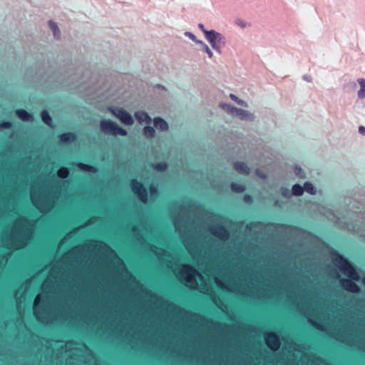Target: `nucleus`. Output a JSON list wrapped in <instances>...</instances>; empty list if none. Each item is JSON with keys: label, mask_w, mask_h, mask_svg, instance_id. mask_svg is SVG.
I'll use <instances>...</instances> for the list:
<instances>
[{"label": "nucleus", "mask_w": 365, "mask_h": 365, "mask_svg": "<svg viewBox=\"0 0 365 365\" xmlns=\"http://www.w3.org/2000/svg\"><path fill=\"white\" fill-rule=\"evenodd\" d=\"M234 116L237 117L241 120L252 122L255 120V115L252 113L239 108H237Z\"/></svg>", "instance_id": "17"}, {"label": "nucleus", "mask_w": 365, "mask_h": 365, "mask_svg": "<svg viewBox=\"0 0 365 365\" xmlns=\"http://www.w3.org/2000/svg\"><path fill=\"white\" fill-rule=\"evenodd\" d=\"M362 335L361 329L356 330L351 329L336 333L334 337L337 340L348 345L362 348L364 344V342L362 341Z\"/></svg>", "instance_id": "9"}, {"label": "nucleus", "mask_w": 365, "mask_h": 365, "mask_svg": "<svg viewBox=\"0 0 365 365\" xmlns=\"http://www.w3.org/2000/svg\"><path fill=\"white\" fill-rule=\"evenodd\" d=\"M238 105L242 106L243 107H248V104L243 100L239 99L237 103Z\"/></svg>", "instance_id": "46"}, {"label": "nucleus", "mask_w": 365, "mask_h": 365, "mask_svg": "<svg viewBox=\"0 0 365 365\" xmlns=\"http://www.w3.org/2000/svg\"><path fill=\"white\" fill-rule=\"evenodd\" d=\"M77 250L80 251V257H79V259H78L76 260V262L83 263L86 260V257L84 255V250L81 249V250H80L79 249H77Z\"/></svg>", "instance_id": "42"}, {"label": "nucleus", "mask_w": 365, "mask_h": 365, "mask_svg": "<svg viewBox=\"0 0 365 365\" xmlns=\"http://www.w3.org/2000/svg\"><path fill=\"white\" fill-rule=\"evenodd\" d=\"M153 168L158 171H164L167 168V165L165 163H156L153 165Z\"/></svg>", "instance_id": "39"}, {"label": "nucleus", "mask_w": 365, "mask_h": 365, "mask_svg": "<svg viewBox=\"0 0 365 365\" xmlns=\"http://www.w3.org/2000/svg\"><path fill=\"white\" fill-rule=\"evenodd\" d=\"M73 344L71 343L66 344L65 345V356H69L71 358L73 357V356L75 354L76 349L72 347Z\"/></svg>", "instance_id": "31"}, {"label": "nucleus", "mask_w": 365, "mask_h": 365, "mask_svg": "<svg viewBox=\"0 0 365 365\" xmlns=\"http://www.w3.org/2000/svg\"><path fill=\"white\" fill-rule=\"evenodd\" d=\"M231 365H249V364H247L246 362H244V361L237 362V361H235L233 359Z\"/></svg>", "instance_id": "48"}, {"label": "nucleus", "mask_w": 365, "mask_h": 365, "mask_svg": "<svg viewBox=\"0 0 365 365\" xmlns=\"http://www.w3.org/2000/svg\"><path fill=\"white\" fill-rule=\"evenodd\" d=\"M143 133L145 138H151L155 136V130L151 126H145L143 130Z\"/></svg>", "instance_id": "30"}, {"label": "nucleus", "mask_w": 365, "mask_h": 365, "mask_svg": "<svg viewBox=\"0 0 365 365\" xmlns=\"http://www.w3.org/2000/svg\"><path fill=\"white\" fill-rule=\"evenodd\" d=\"M234 168L237 172L241 174H248L250 171V168L243 162L235 163Z\"/></svg>", "instance_id": "22"}, {"label": "nucleus", "mask_w": 365, "mask_h": 365, "mask_svg": "<svg viewBox=\"0 0 365 365\" xmlns=\"http://www.w3.org/2000/svg\"><path fill=\"white\" fill-rule=\"evenodd\" d=\"M332 262L341 272L351 279V280L345 279H341V286L346 291L352 293H358L360 289L358 285L352 281H359L360 277L351 264L341 255L338 254L333 255Z\"/></svg>", "instance_id": "6"}, {"label": "nucleus", "mask_w": 365, "mask_h": 365, "mask_svg": "<svg viewBox=\"0 0 365 365\" xmlns=\"http://www.w3.org/2000/svg\"><path fill=\"white\" fill-rule=\"evenodd\" d=\"M231 189L232 191H234L235 192L240 193V192H242L245 190V187L242 185L232 182L231 184Z\"/></svg>", "instance_id": "35"}, {"label": "nucleus", "mask_w": 365, "mask_h": 365, "mask_svg": "<svg viewBox=\"0 0 365 365\" xmlns=\"http://www.w3.org/2000/svg\"><path fill=\"white\" fill-rule=\"evenodd\" d=\"M318 329H322V328L320 326H317Z\"/></svg>", "instance_id": "54"}, {"label": "nucleus", "mask_w": 365, "mask_h": 365, "mask_svg": "<svg viewBox=\"0 0 365 365\" xmlns=\"http://www.w3.org/2000/svg\"><path fill=\"white\" fill-rule=\"evenodd\" d=\"M1 128H9L11 127V123L9 122H4L0 125Z\"/></svg>", "instance_id": "44"}, {"label": "nucleus", "mask_w": 365, "mask_h": 365, "mask_svg": "<svg viewBox=\"0 0 365 365\" xmlns=\"http://www.w3.org/2000/svg\"><path fill=\"white\" fill-rule=\"evenodd\" d=\"M58 176L61 178H66L68 177L69 172L66 168H61L58 170Z\"/></svg>", "instance_id": "38"}, {"label": "nucleus", "mask_w": 365, "mask_h": 365, "mask_svg": "<svg viewBox=\"0 0 365 365\" xmlns=\"http://www.w3.org/2000/svg\"><path fill=\"white\" fill-rule=\"evenodd\" d=\"M357 82L360 89L357 92V96L359 99L365 98V78H358Z\"/></svg>", "instance_id": "23"}, {"label": "nucleus", "mask_w": 365, "mask_h": 365, "mask_svg": "<svg viewBox=\"0 0 365 365\" xmlns=\"http://www.w3.org/2000/svg\"><path fill=\"white\" fill-rule=\"evenodd\" d=\"M77 166L83 171L96 173V168L83 163H78Z\"/></svg>", "instance_id": "34"}, {"label": "nucleus", "mask_w": 365, "mask_h": 365, "mask_svg": "<svg viewBox=\"0 0 365 365\" xmlns=\"http://www.w3.org/2000/svg\"><path fill=\"white\" fill-rule=\"evenodd\" d=\"M209 232L218 239L225 241L229 237L227 230L222 225H210L208 227Z\"/></svg>", "instance_id": "15"}, {"label": "nucleus", "mask_w": 365, "mask_h": 365, "mask_svg": "<svg viewBox=\"0 0 365 365\" xmlns=\"http://www.w3.org/2000/svg\"><path fill=\"white\" fill-rule=\"evenodd\" d=\"M108 110L125 125L134 123L132 115L122 108H108Z\"/></svg>", "instance_id": "13"}, {"label": "nucleus", "mask_w": 365, "mask_h": 365, "mask_svg": "<svg viewBox=\"0 0 365 365\" xmlns=\"http://www.w3.org/2000/svg\"><path fill=\"white\" fill-rule=\"evenodd\" d=\"M30 195L33 205L41 212H47L53 206L55 197L43 185L34 183L31 187Z\"/></svg>", "instance_id": "7"}, {"label": "nucleus", "mask_w": 365, "mask_h": 365, "mask_svg": "<svg viewBox=\"0 0 365 365\" xmlns=\"http://www.w3.org/2000/svg\"><path fill=\"white\" fill-rule=\"evenodd\" d=\"M31 280H28L15 293V298L18 304L24 301V295L30 286Z\"/></svg>", "instance_id": "18"}, {"label": "nucleus", "mask_w": 365, "mask_h": 365, "mask_svg": "<svg viewBox=\"0 0 365 365\" xmlns=\"http://www.w3.org/2000/svg\"><path fill=\"white\" fill-rule=\"evenodd\" d=\"M154 127L161 131H167L169 128L168 123L160 117H156L153 119Z\"/></svg>", "instance_id": "19"}, {"label": "nucleus", "mask_w": 365, "mask_h": 365, "mask_svg": "<svg viewBox=\"0 0 365 365\" xmlns=\"http://www.w3.org/2000/svg\"><path fill=\"white\" fill-rule=\"evenodd\" d=\"M264 339L266 344L272 350L276 351L279 348V339L274 333H267L264 336Z\"/></svg>", "instance_id": "16"}, {"label": "nucleus", "mask_w": 365, "mask_h": 365, "mask_svg": "<svg viewBox=\"0 0 365 365\" xmlns=\"http://www.w3.org/2000/svg\"><path fill=\"white\" fill-rule=\"evenodd\" d=\"M256 175L257 176H259L260 178H262V179L266 178V175L259 170H256Z\"/></svg>", "instance_id": "45"}, {"label": "nucleus", "mask_w": 365, "mask_h": 365, "mask_svg": "<svg viewBox=\"0 0 365 365\" xmlns=\"http://www.w3.org/2000/svg\"><path fill=\"white\" fill-rule=\"evenodd\" d=\"M152 251L155 253L156 256L159 258V259H163V257L167 256L168 252L165 250L158 248L157 247H153L151 248Z\"/></svg>", "instance_id": "26"}, {"label": "nucleus", "mask_w": 365, "mask_h": 365, "mask_svg": "<svg viewBox=\"0 0 365 365\" xmlns=\"http://www.w3.org/2000/svg\"><path fill=\"white\" fill-rule=\"evenodd\" d=\"M172 218L175 231L181 235L187 252L197 263L200 259L202 263L207 262L204 272L208 277H213L218 287L242 295H255V292L259 287V282L254 275L253 269H250L251 264L245 259L237 258L219 266L217 271L215 270L210 261L212 257H215L220 243L211 237L205 238L203 244L195 237L186 238L184 235L187 231V222L178 216H173Z\"/></svg>", "instance_id": "1"}, {"label": "nucleus", "mask_w": 365, "mask_h": 365, "mask_svg": "<svg viewBox=\"0 0 365 365\" xmlns=\"http://www.w3.org/2000/svg\"><path fill=\"white\" fill-rule=\"evenodd\" d=\"M120 335L124 336L127 339L132 341L134 340H141L145 343L153 345L154 347L160 351H165L171 354H177L179 356H183L182 351H178V345H173L174 339L170 341V336L168 333L159 332L156 331L155 334L148 338L147 336H141L139 332H137L134 327L120 328L119 330Z\"/></svg>", "instance_id": "3"}, {"label": "nucleus", "mask_w": 365, "mask_h": 365, "mask_svg": "<svg viewBox=\"0 0 365 365\" xmlns=\"http://www.w3.org/2000/svg\"><path fill=\"white\" fill-rule=\"evenodd\" d=\"M197 44L200 46L201 49L207 54L209 58H212L214 54L210 48L203 41H200Z\"/></svg>", "instance_id": "27"}, {"label": "nucleus", "mask_w": 365, "mask_h": 365, "mask_svg": "<svg viewBox=\"0 0 365 365\" xmlns=\"http://www.w3.org/2000/svg\"><path fill=\"white\" fill-rule=\"evenodd\" d=\"M169 308L172 310H175L176 307L174 304L169 305Z\"/></svg>", "instance_id": "52"}, {"label": "nucleus", "mask_w": 365, "mask_h": 365, "mask_svg": "<svg viewBox=\"0 0 365 365\" xmlns=\"http://www.w3.org/2000/svg\"><path fill=\"white\" fill-rule=\"evenodd\" d=\"M303 188H304V192L306 191L307 192L312 194V195L316 194L315 187L309 182H304Z\"/></svg>", "instance_id": "32"}, {"label": "nucleus", "mask_w": 365, "mask_h": 365, "mask_svg": "<svg viewBox=\"0 0 365 365\" xmlns=\"http://www.w3.org/2000/svg\"><path fill=\"white\" fill-rule=\"evenodd\" d=\"M244 200H245L246 202L250 203V202H251V201H252V197H251V196H250V195H245V197H244Z\"/></svg>", "instance_id": "50"}, {"label": "nucleus", "mask_w": 365, "mask_h": 365, "mask_svg": "<svg viewBox=\"0 0 365 365\" xmlns=\"http://www.w3.org/2000/svg\"><path fill=\"white\" fill-rule=\"evenodd\" d=\"M177 278L190 288L211 294L210 287L206 284L203 277L190 265H180L174 270Z\"/></svg>", "instance_id": "5"}, {"label": "nucleus", "mask_w": 365, "mask_h": 365, "mask_svg": "<svg viewBox=\"0 0 365 365\" xmlns=\"http://www.w3.org/2000/svg\"><path fill=\"white\" fill-rule=\"evenodd\" d=\"M100 129L104 134L113 136H125L128 134L125 129L119 127L110 120H102L100 123Z\"/></svg>", "instance_id": "12"}, {"label": "nucleus", "mask_w": 365, "mask_h": 365, "mask_svg": "<svg viewBox=\"0 0 365 365\" xmlns=\"http://www.w3.org/2000/svg\"><path fill=\"white\" fill-rule=\"evenodd\" d=\"M359 133L361 134L362 135L365 136V127L363 125H360L359 127Z\"/></svg>", "instance_id": "47"}, {"label": "nucleus", "mask_w": 365, "mask_h": 365, "mask_svg": "<svg viewBox=\"0 0 365 365\" xmlns=\"http://www.w3.org/2000/svg\"><path fill=\"white\" fill-rule=\"evenodd\" d=\"M297 365H298V364H297Z\"/></svg>", "instance_id": "55"}, {"label": "nucleus", "mask_w": 365, "mask_h": 365, "mask_svg": "<svg viewBox=\"0 0 365 365\" xmlns=\"http://www.w3.org/2000/svg\"><path fill=\"white\" fill-rule=\"evenodd\" d=\"M33 225L25 217L18 218L11 228H8L2 237L3 245L9 250L25 247L32 236Z\"/></svg>", "instance_id": "2"}, {"label": "nucleus", "mask_w": 365, "mask_h": 365, "mask_svg": "<svg viewBox=\"0 0 365 365\" xmlns=\"http://www.w3.org/2000/svg\"><path fill=\"white\" fill-rule=\"evenodd\" d=\"M135 117L140 123L149 124L151 122V118L148 114L144 111H137L135 113Z\"/></svg>", "instance_id": "20"}, {"label": "nucleus", "mask_w": 365, "mask_h": 365, "mask_svg": "<svg viewBox=\"0 0 365 365\" xmlns=\"http://www.w3.org/2000/svg\"><path fill=\"white\" fill-rule=\"evenodd\" d=\"M88 250L90 251V257H93L96 261H104L108 258L113 259L118 266V270L125 279L131 283L138 285L135 278L126 269L123 261L118 257L115 252L106 244L101 242H93Z\"/></svg>", "instance_id": "4"}, {"label": "nucleus", "mask_w": 365, "mask_h": 365, "mask_svg": "<svg viewBox=\"0 0 365 365\" xmlns=\"http://www.w3.org/2000/svg\"><path fill=\"white\" fill-rule=\"evenodd\" d=\"M41 301V294H38L34 302V314L36 318L41 322L50 324L56 319V315L53 312L51 307H47L43 305V307H39Z\"/></svg>", "instance_id": "10"}, {"label": "nucleus", "mask_w": 365, "mask_h": 365, "mask_svg": "<svg viewBox=\"0 0 365 365\" xmlns=\"http://www.w3.org/2000/svg\"><path fill=\"white\" fill-rule=\"evenodd\" d=\"M294 174L298 176L299 178H306V175L304 172V170L302 169L301 167L299 166H297L296 165L294 168Z\"/></svg>", "instance_id": "37"}, {"label": "nucleus", "mask_w": 365, "mask_h": 365, "mask_svg": "<svg viewBox=\"0 0 365 365\" xmlns=\"http://www.w3.org/2000/svg\"><path fill=\"white\" fill-rule=\"evenodd\" d=\"M205 38L213 50L222 54L223 48L227 45V38L222 34L212 29L211 33Z\"/></svg>", "instance_id": "11"}, {"label": "nucleus", "mask_w": 365, "mask_h": 365, "mask_svg": "<svg viewBox=\"0 0 365 365\" xmlns=\"http://www.w3.org/2000/svg\"><path fill=\"white\" fill-rule=\"evenodd\" d=\"M60 140L63 143H68L73 141L76 139V136L72 133H66L61 134L60 136Z\"/></svg>", "instance_id": "28"}, {"label": "nucleus", "mask_w": 365, "mask_h": 365, "mask_svg": "<svg viewBox=\"0 0 365 365\" xmlns=\"http://www.w3.org/2000/svg\"><path fill=\"white\" fill-rule=\"evenodd\" d=\"M197 26L203 33L205 38H206L208 36V34L211 33V30L208 31L205 29L204 25L201 23L198 24Z\"/></svg>", "instance_id": "41"}, {"label": "nucleus", "mask_w": 365, "mask_h": 365, "mask_svg": "<svg viewBox=\"0 0 365 365\" xmlns=\"http://www.w3.org/2000/svg\"><path fill=\"white\" fill-rule=\"evenodd\" d=\"M220 108L223 109L228 114L234 116L237 107H235L229 103H220Z\"/></svg>", "instance_id": "25"}, {"label": "nucleus", "mask_w": 365, "mask_h": 365, "mask_svg": "<svg viewBox=\"0 0 365 365\" xmlns=\"http://www.w3.org/2000/svg\"><path fill=\"white\" fill-rule=\"evenodd\" d=\"M303 78H304V80H305V81H308V82L312 81V77H311L310 76L304 75V76H303Z\"/></svg>", "instance_id": "51"}, {"label": "nucleus", "mask_w": 365, "mask_h": 365, "mask_svg": "<svg viewBox=\"0 0 365 365\" xmlns=\"http://www.w3.org/2000/svg\"><path fill=\"white\" fill-rule=\"evenodd\" d=\"M16 114L23 121L29 122L33 120V116L23 109L16 110Z\"/></svg>", "instance_id": "21"}, {"label": "nucleus", "mask_w": 365, "mask_h": 365, "mask_svg": "<svg viewBox=\"0 0 365 365\" xmlns=\"http://www.w3.org/2000/svg\"><path fill=\"white\" fill-rule=\"evenodd\" d=\"M150 192L151 197H155L157 196L158 190H157V187H155V186H153V185L150 186Z\"/></svg>", "instance_id": "43"}, {"label": "nucleus", "mask_w": 365, "mask_h": 365, "mask_svg": "<svg viewBox=\"0 0 365 365\" xmlns=\"http://www.w3.org/2000/svg\"><path fill=\"white\" fill-rule=\"evenodd\" d=\"M131 187L133 192L137 195L138 198L144 203L148 200L147 191L143 185L138 182L136 180H133L131 182Z\"/></svg>", "instance_id": "14"}, {"label": "nucleus", "mask_w": 365, "mask_h": 365, "mask_svg": "<svg viewBox=\"0 0 365 365\" xmlns=\"http://www.w3.org/2000/svg\"><path fill=\"white\" fill-rule=\"evenodd\" d=\"M279 192L281 195L286 198L289 199L292 196V190H289V189L286 187H281L279 188Z\"/></svg>", "instance_id": "36"}, {"label": "nucleus", "mask_w": 365, "mask_h": 365, "mask_svg": "<svg viewBox=\"0 0 365 365\" xmlns=\"http://www.w3.org/2000/svg\"><path fill=\"white\" fill-rule=\"evenodd\" d=\"M240 26H241L242 27H245V24H239Z\"/></svg>", "instance_id": "53"}, {"label": "nucleus", "mask_w": 365, "mask_h": 365, "mask_svg": "<svg viewBox=\"0 0 365 365\" xmlns=\"http://www.w3.org/2000/svg\"><path fill=\"white\" fill-rule=\"evenodd\" d=\"M41 119L42 120L48 125L52 127L51 123L52 119L50 117L48 113L46 110H43L41 112Z\"/></svg>", "instance_id": "33"}, {"label": "nucleus", "mask_w": 365, "mask_h": 365, "mask_svg": "<svg viewBox=\"0 0 365 365\" xmlns=\"http://www.w3.org/2000/svg\"><path fill=\"white\" fill-rule=\"evenodd\" d=\"M304 193V188L299 184H295L292 186V196H302Z\"/></svg>", "instance_id": "29"}, {"label": "nucleus", "mask_w": 365, "mask_h": 365, "mask_svg": "<svg viewBox=\"0 0 365 365\" xmlns=\"http://www.w3.org/2000/svg\"><path fill=\"white\" fill-rule=\"evenodd\" d=\"M48 24V26H49L50 29L53 32L54 38H58L61 36V31H60L58 25L56 24V23H55L53 21H49Z\"/></svg>", "instance_id": "24"}, {"label": "nucleus", "mask_w": 365, "mask_h": 365, "mask_svg": "<svg viewBox=\"0 0 365 365\" xmlns=\"http://www.w3.org/2000/svg\"><path fill=\"white\" fill-rule=\"evenodd\" d=\"M185 36L188 37L190 39H191L193 42L197 44V42H200V40H198L196 36L190 31H186L185 33Z\"/></svg>", "instance_id": "40"}, {"label": "nucleus", "mask_w": 365, "mask_h": 365, "mask_svg": "<svg viewBox=\"0 0 365 365\" xmlns=\"http://www.w3.org/2000/svg\"><path fill=\"white\" fill-rule=\"evenodd\" d=\"M287 297L290 298L293 303L297 304L299 311L308 318L309 322L314 326H317L311 319L312 317L319 318L320 311L318 305L316 304V302L307 293L303 294L302 296H301L300 294H298L297 296L294 295V298L292 297V294L290 293Z\"/></svg>", "instance_id": "8"}, {"label": "nucleus", "mask_w": 365, "mask_h": 365, "mask_svg": "<svg viewBox=\"0 0 365 365\" xmlns=\"http://www.w3.org/2000/svg\"><path fill=\"white\" fill-rule=\"evenodd\" d=\"M230 98L236 103H237V101L240 99L237 96L232 93L230 94Z\"/></svg>", "instance_id": "49"}]
</instances>
